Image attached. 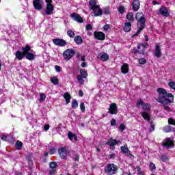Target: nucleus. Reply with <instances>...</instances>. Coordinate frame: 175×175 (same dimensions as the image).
Returning a JSON list of instances; mask_svg holds the SVG:
<instances>
[{
  "instance_id": "nucleus-1",
  "label": "nucleus",
  "mask_w": 175,
  "mask_h": 175,
  "mask_svg": "<svg viewBox=\"0 0 175 175\" xmlns=\"http://www.w3.org/2000/svg\"><path fill=\"white\" fill-rule=\"evenodd\" d=\"M159 93L158 102L163 103V105H167V103H173L174 102V96L172 94H167L166 90L163 88L157 89Z\"/></svg>"
},
{
  "instance_id": "nucleus-2",
  "label": "nucleus",
  "mask_w": 175,
  "mask_h": 175,
  "mask_svg": "<svg viewBox=\"0 0 175 175\" xmlns=\"http://www.w3.org/2000/svg\"><path fill=\"white\" fill-rule=\"evenodd\" d=\"M140 106H142V110H144V112H142L141 113L142 117H143L146 121L150 122V118L148 111L151 110V105L148 103H144L143 100L139 99L137 102L136 107H140Z\"/></svg>"
},
{
  "instance_id": "nucleus-3",
  "label": "nucleus",
  "mask_w": 175,
  "mask_h": 175,
  "mask_svg": "<svg viewBox=\"0 0 175 175\" xmlns=\"http://www.w3.org/2000/svg\"><path fill=\"white\" fill-rule=\"evenodd\" d=\"M89 5L90 6V9H92V14L94 16V17H99L103 14V11L100 9L99 4H98V1L96 0H90L89 1Z\"/></svg>"
},
{
  "instance_id": "nucleus-4",
  "label": "nucleus",
  "mask_w": 175,
  "mask_h": 175,
  "mask_svg": "<svg viewBox=\"0 0 175 175\" xmlns=\"http://www.w3.org/2000/svg\"><path fill=\"white\" fill-rule=\"evenodd\" d=\"M118 167L114 163H109L105 167V173L107 175H113L117 174Z\"/></svg>"
},
{
  "instance_id": "nucleus-5",
  "label": "nucleus",
  "mask_w": 175,
  "mask_h": 175,
  "mask_svg": "<svg viewBox=\"0 0 175 175\" xmlns=\"http://www.w3.org/2000/svg\"><path fill=\"white\" fill-rule=\"evenodd\" d=\"M45 2L46 3V9L44 14H46V16H50L53 14V12H54V5H53V0H45Z\"/></svg>"
},
{
  "instance_id": "nucleus-6",
  "label": "nucleus",
  "mask_w": 175,
  "mask_h": 175,
  "mask_svg": "<svg viewBox=\"0 0 175 175\" xmlns=\"http://www.w3.org/2000/svg\"><path fill=\"white\" fill-rule=\"evenodd\" d=\"M135 18L138 21L137 27H146V20L144 19V14H143V13H137L135 15Z\"/></svg>"
},
{
  "instance_id": "nucleus-7",
  "label": "nucleus",
  "mask_w": 175,
  "mask_h": 175,
  "mask_svg": "<svg viewBox=\"0 0 175 175\" xmlns=\"http://www.w3.org/2000/svg\"><path fill=\"white\" fill-rule=\"evenodd\" d=\"M75 53H76V51L73 49H66L63 53L64 59L66 61H69V59H71V58L73 57V55H75Z\"/></svg>"
},
{
  "instance_id": "nucleus-8",
  "label": "nucleus",
  "mask_w": 175,
  "mask_h": 175,
  "mask_svg": "<svg viewBox=\"0 0 175 175\" xmlns=\"http://www.w3.org/2000/svg\"><path fill=\"white\" fill-rule=\"evenodd\" d=\"M163 146L167 147V148H172L174 147V141L173 138H166L163 142Z\"/></svg>"
},
{
  "instance_id": "nucleus-9",
  "label": "nucleus",
  "mask_w": 175,
  "mask_h": 175,
  "mask_svg": "<svg viewBox=\"0 0 175 175\" xmlns=\"http://www.w3.org/2000/svg\"><path fill=\"white\" fill-rule=\"evenodd\" d=\"M58 152H59V157L62 159H66V158H68V150H66V148H60L58 149Z\"/></svg>"
},
{
  "instance_id": "nucleus-10",
  "label": "nucleus",
  "mask_w": 175,
  "mask_h": 175,
  "mask_svg": "<svg viewBox=\"0 0 175 175\" xmlns=\"http://www.w3.org/2000/svg\"><path fill=\"white\" fill-rule=\"evenodd\" d=\"M53 42L55 46H59L60 47H64L66 46V41L63 39L55 38L53 40Z\"/></svg>"
},
{
  "instance_id": "nucleus-11",
  "label": "nucleus",
  "mask_w": 175,
  "mask_h": 175,
  "mask_svg": "<svg viewBox=\"0 0 175 175\" xmlns=\"http://www.w3.org/2000/svg\"><path fill=\"white\" fill-rule=\"evenodd\" d=\"M94 35L98 40H105L106 39V35L102 31H94Z\"/></svg>"
},
{
  "instance_id": "nucleus-12",
  "label": "nucleus",
  "mask_w": 175,
  "mask_h": 175,
  "mask_svg": "<svg viewBox=\"0 0 175 175\" xmlns=\"http://www.w3.org/2000/svg\"><path fill=\"white\" fill-rule=\"evenodd\" d=\"M120 150H121L122 152H123V154L126 155V157H133V154H132L131 153V150H129V149H128L127 144H124V146H121Z\"/></svg>"
},
{
  "instance_id": "nucleus-13",
  "label": "nucleus",
  "mask_w": 175,
  "mask_h": 175,
  "mask_svg": "<svg viewBox=\"0 0 175 175\" xmlns=\"http://www.w3.org/2000/svg\"><path fill=\"white\" fill-rule=\"evenodd\" d=\"M109 111L110 114H117V113H118V107H117V104L111 103L109 105Z\"/></svg>"
},
{
  "instance_id": "nucleus-14",
  "label": "nucleus",
  "mask_w": 175,
  "mask_h": 175,
  "mask_svg": "<svg viewBox=\"0 0 175 175\" xmlns=\"http://www.w3.org/2000/svg\"><path fill=\"white\" fill-rule=\"evenodd\" d=\"M159 13L161 14V16H164V17H169L170 15L169 14V10H167V8L165 6H161L160 9L159 10Z\"/></svg>"
},
{
  "instance_id": "nucleus-15",
  "label": "nucleus",
  "mask_w": 175,
  "mask_h": 175,
  "mask_svg": "<svg viewBox=\"0 0 175 175\" xmlns=\"http://www.w3.org/2000/svg\"><path fill=\"white\" fill-rule=\"evenodd\" d=\"M70 17L74 20V21H77V23H83V18L77 13L71 14Z\"/></svg>"
},
{
  "instance_id": "nucleus-16",
  "label": "nucleus",
  "mask_w": 175,
  "mask_h": 175,
  "mask_svg": "<svg viewBox=\"0 0 175 175\" xmlns=\"http://www.w3.org/2000/svg\"><path fill=\"white\" fill-rule=\"evenodd\" d=\"M42 4V3L40 0H34L33 1V5L36 10H42V9H43Z\"/></svg>"
},
{
  "instance_id": "nucleus-17",
  "label": "nucleus",
  "mask_w": 175,
  "mask_h": 175,
  "mask_svg": "<svg viewBox=\"0 0 175 175\" xmlns=\"http://www.w3.org/2000/svg\"><path fill=\"white\" fill-rule=\"evenodd\" d=\"M131 29H132V24L131 23V22H126L123 27L124 31L130 32Z\"/></svg>"
},
{
  "instance_id": "nucleus-18",
  "label": "nucleus",
  "mask_w": 175,
  "mask_h": 175,
  "mask_svg": "<svg viewBox=\"0 0 175 175\" xmlns=\"http://www.w3.org/2000/svg\"><path fill=\"white\" fill-rule=\"evenodd\" d=\"M140 8V1L139 0H134L133 1V9L135 12H137Z\"/></svg>"
},
{
  "instance_id": "nucleus-19",
  "label": "nucleus",
  "mask_w": 175,
  "mask_h": 175,
  "mask_svg": "<svg viewBox=\"0 0 175 175\" xmlns=\"http://www.w3.org/2000/svg\"><path fill=\"white\" fill-rule=\"evenodd\" d=\"M15 57L16 59H18V61H21L24 57H25V53L23 52H21L20 51H17L15 53Z\"/></svg>"
},
{
  "instance_id": "nucleus-20",
  "label": "nucleus",
  "mask_w": 175,
  "mask_h": 175,
  "mask_svg": "<svg viewBox=\"0 0 175 175\" xmlns=\"http://www.w3.org/2000/svg\"><path fill=\"white\" fill-rule=\"evenodd\" d=\"M154 55L158 58H161V56L162 55V53H161V47L159 46V44H156Z\"/></svg>"
},
{
  "instance_id": "nucleus-21",
  "label": "nucleus",
  "mask_w": 175,
  "mask_h": 175,
  "mask_svg": "<svg viewBox=\"0 0 175 175\" xmlns=\"http://www.w3.org/2000/svg\"><path fill=\"white\" fill-rule=\"evenodd\" d=\"M120 143V140H116L113 139H109L107 142V144L108 146H110L111 147H113V146H116V144H118Z\"/></svg>"
},
{
  "instance_id": "nucleus-22",
  "label": "nucleus",
  "mask_w": 175,
  "mask_h": 175,
  "mask_svg": "<svg viewBox=\"0 0 175 175\" xmlns=\"http://www.w3.org/2000/svg\"><path fill=\"white\" fill-rule=\"evenodd\" d=\"M122 73L124 75H126V73H128L129 70V67H128L127 64H124L121 67Z\"/></svg>"
},
{
  "instance_id": "nucleus-23",
  "label": "nucleus",
  "mask_w": 175,
  "mask_h": 175,
  "mask_svg": "<svg viewBox=\"0 0 175 175\" xmlns=\"http://www.w3.org/2000/svg\"><path fill=\"white\" fill-rule=\"evenodd\" d=\"M163 131L166 133H169V132H175V129L172 127V126L168 125L163 128Z\"/></svg>"
},
{
  "instance_id": "nucleus-24",
  "label": "nucleus",
  "mask_w": 175,
  "mask_h": 175,
  "mask_svg": "<svg viewBox=\"0 0 175 175\" xmlns=\"http://www.w3.org/2000/svg\"><path fill=\"white\" fill-rule=\"evenodd\" d=\"M126 19L128 21H130V23H133L135 21V18L133 17V13L129 12L126 15Z\"/></svg>"
},
{
  "instance_id": "nucleus-25",
  "label": "nucleus",
  "mask_w": 175,
  "mask_h": 175,
  "mask_svg": "<svg viewBox=\"0 0 175 175\" xmlns=\"http://www.w3.org/2000/svg\"><path fill=\"white\" fill-rule=\"evenodd\" d=\"M25 57L27 59H29V61H33V59H35V54L31 53H26Z\"/></svg>"
},
{
  "instance_id": "nucleus-26",
  "label": "nucleus",
  "mask_w": 175,
  "mask_h": 175,
  "mask_svg": "<svg viewBox=\"0 0 175 175\" xmlns=\"http://www.w3.org/2000/svg\"><path fill=\"white\" fill-rule=\"evenodd\" d=\"M23 53H25V55L28 54L29 51H31V46L28 44H27L25 47L22 48Z\"/></svg>"
},
{
  "instance_id": "nucleus-27",
  "label": "nucleus",
  "mask_w": 175,
  "mask_h": 175,
  "mask_svg": "<svg viewBox=\"0 0 175 175\" xmlns=\"http://www.w3.org/2000/svg\"><path fill=\"white\" fill-rule=\"evenodd\" d=\"M64 98L68 105L70 102V94L68 92H66L64 95Z\"/></svg>"
},
{
  "instance_id": "nucleus-28",
  "label": "nucleus",
  "mask_w": 175,
  "mask_h": 175,
  "mask_svg": "<svg viewBox=\"0 0 175 175\" xmlns=\"http://www.w3.org/2000/svg\"><path fill=\"white\" fill-rule=\"evenodd\" d=\"M51 82L53 83L55 85H57L58 83H59V80L58 79V77H53L51 78Z\"/></svg>"
},
{
  "instance_id": "nucleus-29",
  "label": "nucleus",
  "mask_w": 175,
  "mask_h": 175,
  "mask_svg": "<svg viewBox=\"0 0 175 175\" xmlns=\"http://www.w3.org/2000/svg\"><path fill=\"white\" fill-rule=\"evenodd\" d=\"M137 28H139V29H138L137 31L133 36V38H135V36H139V34L140 33V32H142V31H143V29H144V28H146V26L137 27Z\"/></svg>"
},
{
  "instance_id": "nucleus-30",
  "label": "nucleus",
  "mask_w": 175,
  "mask_h": 175,
  "mask_svg": "<svg viewBox=\"0 0 175 175\" xmlns=\"http://www.w3.org/2000/svg\"><path fill=\"white\" fill-rule=\"evenodd\" d=\"M75 42L77 44H81V43H83V39L81 37L77 36L75 38Z\"/></svg>"
},
{
  "instance_id": "nucleus-31",
  "label": "nucleus",
  "mask_w": 175,
  "mask_h": 175,
  "mask_svg": "<svg viewBox=\"0 0 175 175\" xmlns=\"http://www.w3.org/2000/svg\"><path fill=\"white\" fill-rule=\"evenodd\" d=\"M100 59L101 61H107L109 59V55L107 53H103L100 55Z\"/></svg>"
},
{
  "instance_id": "nucleus-32",
  "label": "nucleus",
  "mask_w": 175,
  "mask_h": 175,
  "mask_svg": "<svg viewBox=\"0 0 175 175\" xmlns=\"http://www.w3.org/2000/svg\"><path fill=\"white\" fill-rule=\"evenodd\" d=\"M81 75L83 77V79H87V77L88 76V74L87 73V71L84 69H81L80 70Z\"/></svg>"
},
{
  "instance_id": "nucleus-33",
  "label": "nucleus",
  "mask_w": 175,
  "mask_h": 175,
  "mask_svg": "<svg viewBox=\"0 0 175 175\" xmlns=\"http://www.w3.org/2000/svg\"><path fill=\"white\" fill-rule=\"evenodd\" d=\"M79 107V103H77V100H72V109H77Z\"/></svg>"
},
{
  "instance_id": "nucleus-34",
  "label": "nucleus",
  "mask_w": 175,
  "mask_h": 175,
  "mask_svg": "<svg viewBox=\"0 0 175 175\" xmlns=\"http://www.w3.org/2000/svg\"><path fill=\"white\" fill-rule=\"evenodd\" d=\"M142 47L143 48L142 51H144V49H147V47H148V44L147 43L140 44L137 46L138 50H140V49H142Z\"/></svg>"
},
{
  "instance_id": "nucleus-35",
  "label": "nucleus",
  "mask_w": 175,
  "mask_h": 175,
  "mask_svg": "<svg viewBox=\"0 0 175 175\" xmlns=\"http://www.w3.org/2000/svg\"><path fill=\"white\" fill-rule=\"evenodd\" d=\"M16 150H21V148L23 147V142L20 141H17L16 143Z\"/></svg>"
},
{
  "instance_id": "nucleus-36",
  "label": "nucleus",
  "mask_w": 175,
  "mask_h": 175,
  "mask_svg": "<svg viewBox=\"0 0 175 175\" xmlns=\"http://www.w3.org/2000/svg\"><path fill=\"white\" fill-rule=\"evenodd\" d=\"M68 137L70 139V140H73V137H74L75 141L77 140V138L76 137V136H75L73 135V133H72L71 132H68Z\"/></svg>"
},
{
  "instance_id": "nucleus-37",
  "label": "nucleus",
  "mask_w": 175,
  "mask_h": 175,
  "mask_svg": "<svg viewBox=\"0 0 175 175\" xmlns=\"http://www.w3.org/2000/svg\"><path fill=\"white\" fill-rule=\"evenodd\" d=\"M57 166V163H55V162H54V161H52V162H51V163H49V167H50L51 169H56Z\"/></svg>"
},
{
  "instance_id": "nucleus-38",
  "label": "nucleus",
  "mask_w": 175,
  "mask_h": 175,
  "mask_svg": "<svg viewBox=\"0 0 175 175\" xmlns=\"http://www.w3.org/2000/svg\"><path fill=\"white\" fill-rule=\"evenodd\" d=\"M77 80L80 84L82 85H84V79H83V77L81 75L77 76Z\"/></svg>"
},
{
  "instance_id": "nucleus-39",
  "label": "nucleus",
  "mask_w": 175,
  "mask_h": 175,
  "mask_svg": "<svg viewBox=\"0 0 175 175\" xmlns=\"http://www.w3.org/2000/svg\"><path fill=\"white\" fill-rule=\"evenodd\" d=\"M46 100V94L41 93L40 94V99H39V102H43Z\"/></svg>"
},
{
  "instance_id": "nucleus-40",
  "label": "nucleus",
  "mask_w": 175,
  "mask_h": 175,
  "mask_svg": "<svg viewBox=\"0 0 175 175\" xmlns=\"http://www.w3.org/2000/svg\"><path fill=\"white\" fill-rule=\"evenodd\" d=\"M138 62L139 64H140V65H144V64L147 63V59L144 58H141L138 59Z\"/></svg>"
},
{
  "instance_id": "nucleus-41",
  "label": "nucleus",
  "mask_w": 175,
  "mask_h": 175,
  "mask_svg": "<svg viewBox=\"0 0 175 175\" xmlns=\"http://www.w3.org/2000/svg\"><path fill=\"white\" fill-rule=\"evenodd\" d=\"M80 109L82 113L85 112V105H84V103H80Z\"/></svg>"
},
{
  "instance_id": "nucleus-42",
  "label": "nucleus",
  "mask_w": 175,
  "mask_h": 175,
  "mask_svg": "<svg viewBox=\"0 0 175 175\" xmlns=\"http://www.w3.org/2000/svg\"><path fill=\"white\" fill-rule=\"evenodd\" d=\"M67 34L68 35L69 38H75V33L72 30H68L67 31Z\"/></svg>"
},
{
  "instance_id": "nucleus-43",
  "label": "nucleus",
  "mask_w": 175,
  "mask_h": 175,
  "mask_svg": "<svg viewBox=\"0 0 175 175\" xmlns=\"http://www.w3.org/2000/svg\"><path fill=\"white\" fill-rule=\"evenodd\" d=\"M169 125H174L175 126V120L173 118L168 119Z\"/></svg>"
},
{
  "instance_id": "nucleus-44",
  "label": "nucleus",
  "mask_w": 175,
  "mask_h": 175,
  "mask_svg": "<svg viewBox=\"0 0 175 175\" xmlns=\"http://www.w3.org/2000/svg\"><path fill=\"white\" fill-rule=\"evenodd\" d=\"M168 85H169V87H170V88H172V90H175V83L174 82H173V81L169 82Z\"/></svg>"
},
{
  "instance_id": "nucleus-45",
  "label": "nucleus",
  "mask_w": 175,
  "mask_h": 175,
  "mask_svg": "<svg viewBox=\"0 0 175 175\" xmlns=\"http://www.w3.org/2000/svg\"><path fill=\"white\" fill-rule=\"evenodd\" d=\"M118 10H119V13H121V14H122L125 12V8H124V6L121 5L119 7Z\"/></svg>"
},
{
  "instance_id": "nucleus-46",
  "label": "nucleus",
  "mask_w": 175,
  "mask_h": 175,
  "mask_svg": "<svg viewBox=\"0 0 175 175\" xmlns=\"http://www.w3.org/2000/svg\"><path fill=\"white\" fill-rule=\"evenodd\" d=\"M126 126H125V124H121L119 126V129L120 131H121L122 132V131H125Z\"/></svg>"
},
{
  "instance_id": "nucleus-47",
  "label": "nucleus",
  "mask_w": 175,
  "mask_h": 175,
  "mask_svg": "<svg viewBox=\"0 0 175 175\" xmlns=\"http://www.w3.org/2000/svg\"><path fill=\"white\" fill-rule=\"evenodd\" d=\"M150 170L152 172L154 170H155L156 167H155V164H154L153 163H150Z\"/></svg>"
},
{
  "instance_id": "nucleus-48",
  "label": "nucleus",
  "mask_w": 175,
  "mask_h": 175,
  "mask_svg": "<svg viewBox=\"0 0 175 175\" xmlns=\"http://www.w3.org/2000/svg\"><path fill=\"white\" fill-rule=\"evenodd\" d=\"M161 159L163 162H166V161H167L169 159V158L166 155H163V156H161Z\"/></svg>"
},
{
  "instance_id": "nucleus-49",
  "label": "nucleus",
  "mask_w": 175,
  "mask_h": 175,
  "mask_svg": "<svg viewBox=\"0 0 175 175\" xmlns=\"http://www.w3.org/2000/svg\"><path fill=\"white\" fill-rule=\"evenodd\" d=\"M103 29L105 30V31H109V29H110V25H105L103 27Z\"/></svg>"
},
{
  "instance_id": "nucleus-50",
  "label": "nucleus",
  "mask_w": 175,
  "mask_h": 175,
  "mask_svg": "<svg viewBox=\"0 0 175 175\" xmlns=\"http://www.w3.org/2000/svg\"><path fill=\"white\" fill-rule=\"evenodd\" d=\"M139 53H141L142 54L144 53V51H137V49H133V54H137V53H139Z\"/></svg>"
},
{
  "instance_id": "nucleus-51",
  "label": "nucleus",
  "mask_w": 175,
  "mask_h": 175,
  "mask_svg": "<svg viewBox=\"0 0 175 175\" xmlns=\"http://www.w3.org/2000/svg\"><path fill=\"white\" fill-rule=\"evenodd\" d=\"M49 154H51V155H53V154H55V149L54 148H51Z\"/></svg>"
},
{
  "instance_id": "nucleus-52",
  "label": "nucleus",
  "mask_w": 175,
  "mask_h": 175,
  "mask_svg": "<svg viewBox=\"0 0 175 175\" xmlns=\"http://www.w3.org/2000/svg\"><path fill=\"white\" fill-rule=\"evenodd\" d=\"M55 172H57L56 169H51V170H49V174L50 175H53L55 174Z\"/></svg>"
},
{
  "instance_id": "nucleus-53",
  "label": "nucleus",
  "mask_w": 175,
  "mask_h": 175,
  "mask_svg": "<svg viewBox=\"0 0 175 175\" xmlns=\"http://www.w3.org/2000/svg\"><path fill=\"white\" fill-rule=\"evenodd\" d=\"M86 29L87 31H91V29H92V26L91 25V24H88L86 25Z\"/></svg>"
},
{
  "instance_id": "nucleus-54",
  "label": "nucleus",
  "mask_w": 175,
  "mask_h": 175,
  "mask_svg": "<svg viewBox=\"0 0 175 175\" xmlns=\"http://www.w3.org/2000/svg\"><path fill=\"white\" fill-rule=\"evenodd\" d=\"M55 69L57 72H61V67L59 66H55Z\"/></svg>"
},
{
  "instance_id": "nucleus-55",
  "label": "nucleus",
  "mask_w": 175,
  "mask_h": 175,
  "mask_svg": "<svg viewBox=\"0 0 175 175\" xmlns=\"http://www.w3.org/2000/svg\"><path fill=\"white\" fill-rule=\"evenodd\" d=\"M164 109L166 110V111H172V109L167 105H164Z\"/></svg>"
},
{
  "instance_id": "nucleus-56",
  "label": "nucleus",
  "mask_w": 175,
  "mask_h": 175,
  "mask_svg": "<svg viewBox=\"0 0 175 175\" xmlns=\"http://www.w3.org/2000/svg\"><path fill=\"white\" fill-rule=\"evenodd\" d=\"M49 129H50V125H49V124H45V125L44 126V131H49Z\"/></svg>"
},
{
  "instance_id": "nucleus-57",
  "label": "nucleus",
  "mask_w": 175,
  "mask_h": 175,
  "mask_svg": "<svg viewBox=\"0 0 175 175\" xmlns=\"http://www.w3.org/2000/svg\"><path fill=\"white\" fill-rule=\"evenodd\" d=\"M116 120L112 119L111 121V126H114V125H116Z\"/></svg>"
},
{
  "instance_id": "nucleus-58",
  "label": "nucleus",
  "mask_w": 175,
  "mask_h": 175,
  "mask_svg": "<svg viewBox=\"0 0 175 175\" xmlns=\"http://www.w3.org/2000/svg\"><path fill=\"white\" fill-rule=\"evenodd\" d=\"M137 170H138L139 174H140V175H144V172L140 171V167H137Z\"/></svg>"
},
{
  "instance_id": "nucleus-59",
  "label": "nucleus",
  "mask_w": 175,
  "mask_h": 175,
  "mask_svg": "<svg viewBox=\"0 0 175 175\" xmlns=\"http://www.w3.org/2000/svg\"><path fill=\"white\" fill-rule=\"evenodd\" d=\"M154 129H155V126H154V124H151L150 127V132H152V131H154Z\"/></svg>"
},
{
  "instance_id": "nucleus-60",
  "label": "nucleus",
  "mask_w": 175,
  "mask_h": 175,
  "mask_svg": "<svg viewBox=\"0 0 175 175\" xmlns=\"http://www.w3.org/2000/svg\"><path fill=\"white\" fill-rule=\"evenodd\" d=\"M115 157H116V154H109V159H113Z\"/></svg>"
},
{
  "instance_id": "nucleus-61",
  "label": "nucleus",
  "mask_w": 175,
  "mask_h": 175,
  "mask_svg": "<svg viewBox=\"0 0 175 175\" xmlns=\"http://www.w3.org/2000/svg\"><path fill=\"white\" fill-rule=\"evenodd\" d=\"M6 139H8V136L6 135H3L1 137V140H3L4 142H6Z\"/></svg>"
},
{
  "instance_id": "nucleus-62",
  "label": "nucleus",
  "mask_w": 175,
  "mask_h": 175,
  "mask_svg": "<svg viewBox=\"0 0 175 175\" xmlns=\"http://www.w3.org/2000/svg\"><path fill=\"white\" fill-rule=\"evenodd\" d=\"M81 66V68H85L87 66V64H85V62H82Z\"/></svg>"
},
{
  "instance_id": "nucleus-63",
  "label": "nucleus",
  "mask_w": 175,
  "mask_h": 175,
  "mask_svg": "<svg viewBox=\"0 0 175 175\" xmlns=\"http://www.w3.org/2000/svg\"><path fill=\"white\" fill-rule=\"evenodd\" d=\"M79 96H83L84 95V93L83 92V90H79Z\"/></svg>"
},
{
  "instance_id": "nucleus-64",
  "label": "nucleus",
  "mask_w": 175,
  "mask_h": 175,
  "mask_svg": "<svg viewBox=\"0 0 175 175\" xmlns=\"http://www.w3.org/2000/svg\"><path fill=\"white\" fill-rule=\"evenodd\" d=\"M104 14H109V10H105L104 11Z\"/></svg>"
}]
</instances>
